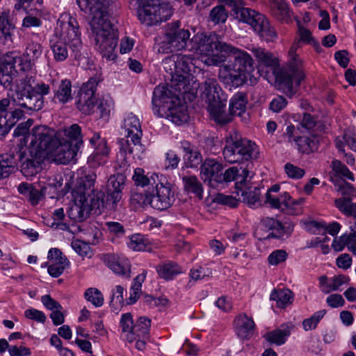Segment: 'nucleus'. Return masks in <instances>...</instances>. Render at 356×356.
<instances>
[{
    "mask_svg": "<svg viewBox=\"0 0 356 356\" xmlns=\"http://www.w3.org/2000/svg\"><path fill=\"white\" fill-rule=\"evenodd\" d=\"M156 271L160 277L166 280H172L174 277L181 273V268L175 263L168 262L159 264Z\"/></svg>",
    "mask_w": 356,
    "mask_h": 356,
    "instance_id": "nucleus-47",
    "label": "nucleus"
},
{
    "mask_svg": "<svg viewBox=\"0 0 356 356\" xmlns=\"http://www.w3.org/2000/svg\"><path fill=\"white\" fill-rule=\"evenodd\" d=\"M124 136L125 138L118 140L120 152L117 160L120 168L123 170H126L129 165V158L127 157L128 154L133 159H141L145 150L144 146L140 143L141 137H139L138 143H136L132 137L133 135L124 134Z\"/></svg>",
    "mask_w": 356,
    "mask_h": 356,
    "instance_id": "nucleus-17",
    "label": "nucleus"
},
{
    "mask_svg": "<svg viewBox=\"0 0 356 356\" xmlns=\"http://www.w3.org/2000/svg\"><path fill=\"white\" fill-rule=\"evenodd\" d=\"M163 65L164 69L172 76L174 74L177 75L180 79L185 78L191 72L195 63L191 55L177 54L165 58Z\"/></svg>",
    "mask_w": 356,
    "mask_h": 356,
    "instance_id": "nucleus-18",
    "label": "nucleus"
},
{
    "mask_svg": "<svg viewBox=\"0 0 356 356\" xmlns=\"http://www.w3.org/2000/svg\"><path fill=\"white\" fill-rule=\"evenodd\" d=\"M298 44H293L289 51V60L287 67L283 68L276 75L278 88L287 96L292 97L296 92L300 82L305 79L302 61L296 54Z\"/></svg>",
    "mask_w": 356,
    "mask_h": 356,
    "instance_id": "nucleus-7",
    "label": "nucleus"
},
{
    "mask_svg": "<svg viewBox=\"0 0 356 356\" xmlns=\"http://www.w3.org/2000/svg\"><path fill=\"white\" fill-rule=\"evenodd\" d=\"M246 183L244 185V188L241 187V196L243 201L250 207L256 206L257 204H259L260 199V189L257 186H249L246 187Z\"/></svg>",
    "mask_w": 356,
    "mask_h": 356,
    "instance_id": "nucleus-46",
    "label": "nucleus"
},
{
    "mask_svg": "<svg viewBox=\"0 0 356 356\" xmlns=\"http://www.w3.org/2000/svg\"><path fill=\"white\" fill-rule=\"evenodd\" d=\"M150 325L151 321L147 317H139L134 323L131 313L122 314L120 321L122 338L130 343L135 341L136 348L143 350L149 337Z\"/></svg>",
    "mask_w": 356,
    "mask_h": 356,
    "instance_id": "nucleus-10",
    "label": "nucleus"
},
{
    "mask_svg": "<svg viewBox=\"0 0 356 356\" xmlns=\"http://www.w3.org/2000/svg\"><path fill=\"white\" fill-rule=\"evenodd\" d=\"M247 104L248 97L244 92H237L231 98L229 107V113H226L227 115L230 116V122L234 115H237L246 120V118L244 116L247 114Z\"/></svg>",
    "mask_w": 356,
    "mask_h": 356,
    "instance_id": "nucleus-32",
    "label": "nucleus"
},
{
    "mask_svg": "<svg viewBox=\"0 0 356 356\" xmlns=\"http://www.w3.org/2000/svg\"><path fill=\"white\" fill-rule=\"evenodd\" d=\"M296 145L300 152L309 154L318 150L319 147V138L316 135L300 136L296 139Z\"/></svg>",
    "mask_w": 356,
    "mask_h": 356,
    "instance_id": "nucleus-39",
    "label": "nucleus"
},
{
    "mask_svg": "<svg viewBox=\"0 0 356 356\" xmlns=\"http://www.w3.org/2000/svg\"><path fill=\"white\" fill-rule=\"evenodd\" d=\"M185 191L195 194L200 199L202 198V185L195 176H184L182 178Z\"/></svg>",
    "mask_w": 356,
    "mask_h": 356,
    "instance_id": "nucleus-49",
    "label": "nucleus"
},
{
    "mask_svg": "<svg viewBox=\"0 0 356 356\" xmlns=\"http://www.w3.org/2000/svg\"><path fill=\"white\" fill-rule=\"evenodd\" d=\"M124 134L133 135V138L138 143L139 137L142 136V130L139 119L135 115L130 113L124 119Z\"/></svg>",
    "mask_w": 356,
    "mask_h": 356,
    "instance_id": "nucleus-41",
    "label": "nucleus"
},
{
    "mask_svg": "<svg viewBox=\"0 0 356 356\" xmlns=\"http://www.w3.org/2000/svg\"><path fill=\"white\" fill-rule=\"evenodd\" d=\"M326 313L327 311L325 309H321L314 312L309 318L304 319L302 323L304 330L309 331L315 330Z\"/></svg>",
    "mask_w": 356,
    "mask_h": 356,
    "instance_id": "nucleus-54",
    "label": "nucleus"
},
{
    "mask_svg": "<svg viewBox=\"0 0 356 356\" xmlns=\"http://www.w3.org/2000/svg\"><path fill=\"white\" fill-rule=\"evenodd\" d=\"M107 202V198L104 200V193L95 190L86 195V201L84 204H87L89 213L92 211L95 214L98 215L101 213L104 207H108L110 209H113L111 208V201L108 202L110 204Z\"/></svg>",
    "mask_w": 356,
    "mask_h": 356,
    "instance_id": "nucleus-28",
    "label": "nucleus"
},
{
    "mask_svg": "<svg viewBox=\"0 0 356 356\" xmlns=\"http://www.w3.org/2000/svg\"><path fill=\"white\" fill-rule=\"evenodd\" d=\"M222 91L215 79L209 78L202 86V99L207 104V110L212 119L219 124L230 122V116L226 114V100Z\"/></svg>",
    "mask_w": 356,
    "mask_h": 356,
    "instance_id": "nucleus-9",
    "label": "nucleus"
},
{
    "mask_svg": "<svg viewBox=\"0 0 356 356\" xmlns=\"http://www.w3.org/2000/svg\"><path fill=\"white\" fill-rule=\"evenodd\" d=\"M293 298V292L289 289H274L270 296V299L275 301L277 306L280 308H285L288 305L291 304Z\"/></svg>",
    "mask_w": 356,
    "mask_h": 356,
    "instance_id": "nucleus-43",
    "label": "nucleus"
},
{
    "mask_svg": "<svg viewBox=\"0 0 356 356\" xmlns=\"http://www.w3.org/2000/svg\"><path fill=\"white\" fill-rule=\"evenodd\" d=\"M251 51L261 65L270 67H274L277 65V59L270 51L265 49L259 47H253L251 49Z\"/></svg>",
    "mask_w": 356,
    "mask_h": 356,
    "instance_id": "nucleus-44",
    "label": "nucleus"
},
{
    "mask_svg": "<svg viewBox=\"0 0 356 356\" xmlns=\"http://www.w3.org/2000/svg\"><path fill=\"white\" fill-rule=\"evenodd\" d=\"M26 138L30 141L31 149L35 150L36 153H41L46 157L54 143V140L57 139V132L46 126H37L32 129Z\"/></svg>",
    "mask_w": 356,
    "mask_h": 356,
    "instance_id": "nucleus-15",
    "label": "nucleus"
},
{
    "mask_svg": "<svg viewBox=\"0 0 356 356\" xmlns=\"http://www.w3.org/2000/svg\"><path fill=\"white\" fill-rule=\"evenodd\" d=\"M102 81V77L100 74H96L95 76L90 78V79L81 87L80 93H84L87 95L95 96V92L97 88V86Z\"/></svg>",
    "mask_w": 356,
    "mask_h": 356,
    "instance_id": "nucleus-58",
    "label": "nucleus"
},
{
    "mask_svg": "<svg viewBox=\"0 0 356 356\" xmlns=\"http://www.w3.org/2000/svg\"><path fill=\"white\" fill-rule=\"evenodd\" d=\"M166 108V117L175 124L180 125L188 121L189 117L185 105L167 106Z\"/></svg>",
    "mask_w": 356,
    "mask_h": 356,
    "instance_id": "nucleus-40",
    "label": "nucleus"
},
{
    "mask_svg": "<svg viewBox=\"0 0 356 356\" xmlns=\"http://www.w3.org/2000/svg\"><path fill=\"white\" fill-rule=\"evenodd\" d=\"M332 169L338 175H340L345 178L351 181L354 180L353 174L348 170V168L339 160H334L331 165Z\"/></svg>",
    "mask_w": 356,
    "mask_h": 356,
    "instance_id": "nucleus-63",
    "label": "nucleus"
},
{
    "mask_svg": "<svg viewBox=\"0 0 356 356\" xmlns=\"http://www.w3.org/2000/svg\"><path fill=\"white\" fill-rule=\"evenodd\" d=\"M127 245L134 251H147L150 250L149 240L140 234L131 235Z\"/></svg>",
    "mask_w": 356,
    "mask_h": 356,
    "instance_id": "nucleus-51",
    "label": "nucleus"
},
{
    "mask_svg": "<svg viewBox=\"0 0 356 356\" xmlns=\"http://www.w3.org/2000/svg\"><path fill=\"white\" fill-rule=\"evenodd\" d=\"M232 49L230 52L220 56L206 58L204 63L208 66H218L225 60L227 56H233L234 61L220 66L218 78L225 84L239 86L245 82L247 74L253 71V60L247 52L233 46Z\"/></svg>",
    "mask_w": 356,
    "mask_h": 356,
    "instance_id": "nucleus-2",
    "label": "nucleus"
},
{
    "mask_svg": "<svg viewBox=\"0 0 356 356\" xmlns=\"http://www.w3.org/2000/svg\"><path fill=\"white\" fill-rule=\"evenodd\" d=\"M53 144L47 156L60 164H67L74 161L79 149L77 145H73L58 137Z\"/></svg>",
    "mask_w": 356,
    "mask_h": 356,
    "instance_id": "nucleus-20",
    "label": "nucleus"
},
{
    "mask_svg": "<svg viewBox=\"0 0 356 356\" xmlns=\"http://www.w3.org/2000/svg\"><path fill=\"white\" fill-rule=\"evenodd\" d=\"M298 44H293L289 51V60L287 67L283 68L276 75L278 88L287 96L292 97L296 92L300 82L305 79L302 61L296 54Z\"/></svg>",
    "mask_w": 356,
    "mask_h": 356,
    "instance_id": "nucleus-8",
    "label": "nucleus"
},
{
    "mask_svg": "<svg viewBox=\"0 0 356 356\" xmlns=\"http://www.w3.org/2000/svg\"><path fill=\"white\" fill-rule=\"evenodd\" d=\"M73 250L81 257H91L92 251L90 246L86 242L81 240H73L71 243Z\"/></svg>",
    "mask_w": 356,
    "mask_h": 356,
    "instance_id": "nucleus-60",
    "label": "nucleus"
},
{
    "mask_svg": "<svg viewBox=\"0 0 356 356\" xmlns=\"http://www.w3.org/2000/svg\"><path fill=\"white\" fill-rule=\"evenodd\" d=\"M17 190L32 206H36L44 198L47 187L44 186L37 188L33 184L22 182L18 186Z\"/></svg>",
    "mask_w": 356,
    "mask_h": 356,
    "instance_id": "nucleus-26",
    "label": "nucleus"
},
{
    "mask_svg": "<svg viewBox=\"0 0 356 356\" xmlns=\"http://www.w3.org/2000/svg\"><path fill=\"white\" fill-rule=\"evenodd\" d=\"M126 177L118 173L110 177L107 184V201H111V208H115L122 198V191L124 187ZM110 204L108 202H107Z\"/></svg>",
    "mask_w": 356,
    "mask_h": 356,
    "instance_id": "nucleus-22",
    "label": "nucleus"
},
{
    "mask_svg": "<svg viewBox=\"0 0 356 356\" xmlns=\"http://www.w3.org/2000/svg\"><path fill=\"white\" fill-rule=\"evenodd\" d=\"M232 11L235 19L250 26L264 40L273 42L277 38L274 27L270 25L269 20L264 14L249 8L240 6H235Z\"/></svg>",
    "mask_w": 356,
    "mask_h": 356,
    "instance_id": "nucleus-12",
    "label": "nucleus"
},
{
    "mask_svg": "<svg viewBox=\"0 0 356 356\" xmlns=\"http://www.w3.org/2000/svg\"><path fill=\"white\" fill-rule=\"evenodd\" d=\"M260 229H268L269 231L264 238L288 237L293 230L291 224H261Z\"/></svg>",
    "mask_w": 356,
    "mask_h": 356,
    "instance_id": "nucleus-37",
    "label": "nucleus"
},
{
    "mask_svg": "<svg viewBox=\"0 0 356 356\" xmlns=\"http://www.w3.org/2000/svg\"><path fill=\"white\" fill-rule=\"evenodd\" d=\"M224 159L231 163L249 164L259 158V151L255 143L243 138L236 131H231L225 138L222 151Z\"/></svg>",
    "mask_w": 356,
    "mask_h": 356,
    "instance_id": "nucleus-6",
    "label": "nucleus"
},
{
    "mask_svg": "<svg viewBox=\"0 0 356 356\" xmlns=\"http://www.w3.org/2000/svg\"><path fill=\"white\" fill-rule=\"evenodd\" d=\"M132 199L138 202L143 201V203L149 204L154 209L164 210L169 208L175 201V191L167 179L160 175L151 190L148 188L144 195L136 193Z\"/></svg>",
    "mask_w": 356,
    "mask_h": 356,
    "instance_id": "nucleus-11",
    "label": "nucleus"
},
{
    "mask_svg": "<svg viewBox=\"0 0 356 356\" xmlns=\"http://www.w3.org/2000/svg\"><path fill=\"white\" fill-rule=\"evenodd\" d=\"M172 92L167 86L159 85L154 88L152 97V106L156 115H160V108L165 109L168 106L167 104L170 102Z\"/></svg>",
    "mask_w": 356,
    "mask_h": 356,
    "instance_id": "nucleus-31",
    "label": "nucleus"
},
{
    "mask_svg": "<svg viewBox=\"0 0 356 356\" xmlns=\"http://www.w3.org/2000/svg\"><path fill=\"white\" fill-rule=\"evenodd\" d=\"M250 171L247 168L242 170L241 174L238 175V170L236 167H232L228 168L223 174L220 172V181L229 182L234 180H236V184H241L243 186L247 181Z\"/></svg>",
    "mask_w": 356,
    "mask_h": 356,
    "instance_id": "nucleus-38",
    "label": "nucleus"
},
{
    "mask_svg": "<svg viewBox=\"0 0 356 356\" xmlns=\"http://www.w3.org/2000/svg\"><path fill=\"white\" fill-rule=\"evenodd\" d=\"M81 129L77 124H73L57 131V137L66 140L73 145H77L78 147L83 143Z\"/></svg>",
    "mask_w": 356,
    "mask_h": 356,
    "instance_id": "nucleus-35",
    "label": "nucleus"
},
{
    "mask_svg": "<svg viewBox=\"0 0 356 356\" xmlns=\"http://www.w3.org/2000/svg\"><path fill=\"white\" fill-rule=\"evenodd\" d=\"M350 278L344 275H339L332 277L330 280L329 285H327V289L323 290V293H329L331 291H338L341 286L344 284H348Z\"/></svg>",
    "mask_w": 356,
    "mask_h": 356,
    "instance_id": "nucleus-59",
    "label": "nucleus"
},
{
    "mask_svg": "<svg viewBox=\"0 0 356 356\" xmlns=\"http://www.w3.org/2000/svg\"><path fill=\"white\" fill-rule=\"evenodd\" d=\"M210 19L216 24L224 23L227 18V13L223 6H218L211 9L209 14Z\"/></svg>",
    "mask_w": 356,
    "mask_h": 356,
    "instance_id": "nucleus-61",
    "label": "nucleus"
},
{
    "mask_svg": "<svg viewBox=\"0 0 356 356\" xmlns=\"http://www.w3.org/2000/svg\"><path fill=\"white\" fill-rule=\"evenodd\" d=\"M146 273L145 272L137 275L134 280L133 284L130 289V296L129 298V303L133 304L136 302L141 293L142 284L145 281Z\"/></svg>",
    "mask_w": 356,
    "mask_h": 356,
    "instance_id": "nucleus-55",
    "label": "nucleus"
},
{
    "mask_svg": "<svg viewBox=\"0 0 356 356\" xmlns=\"http://www.w3.org/2000/svg\"><path fill=\"white\" fill-rule=\"evenodd\" d=\"M35 80L32 76H25L17 83L13 94V102L27 111L40 110L44 104L43 96L49 93L50 87L44 83L33 86Z\"/></svg>",
    "mask_w": 356,
    "mask_h": 356,
    "instance_id": "nucleus-5",
    "label": "nucleus"
},
{
    "mask_svg": "<svg viewBox=\"0 0 356 356\" xmlns=\"http://www.w3.org/2000/svg\"><path fill=\"white\" fill-rule=\"evenodd\" d=\"M280 188L278 184L272 186L266 195V202L269 203L272 207L280 209L288 214L297 215L299 213L300 209H296L293 206L302 202L303 200L300 199L298 201H293L287 193H284L280 197H273L270 195V192H278Z\"/></svg>",
    "mask_w": 356,
    "mask_h": 356,
    "instance_id": "nucleus-21",
    "label": "nucleus"
},
{
    "mask_svg": "<svg viewBox=\"0 0 356 356\" xmlns=\"http://www.w3.org/2000/svg\"><path fill=\"white\" fill-rule=\"evenodd\" d=\"M304 228L314 234H329L335 236L340 230L339 224H304Z\"/></svg>",
    "mask_w": 356,
    "mask_h": 356,
    "instance_id": "nucleus-42",
    "label": "nucleus"
},
{
    "mask_svg": "<svg viewBox=\"0 0 356 356\" xmlns=\"http://www.w3.org/2000/svg\"><path fill=\"white\" fill-rule=\"evenodd\" d=\"M50 47L56 61H64L71 56L76 60L86 58L87 52L81 40L79 26L76 18L70 17L67 22H60V30L56 29L50 40Z\"/></svg>",
    "mask_w": 356,
    "mask_h": 356,
    "instance_id": "nucleus-3",
    "label": "nucleus"
},
{
    "mask_svg": "<svg viewBox=\"0 0 356 356\" xmlns=\"http://www.w3.org/2000/svg\"><path fill=\"white\" fill-rule=\"evenodd\" d=\"M96 174L88 173L76 180L75 188L72 190V197H76L78 201H86V195L95 191L94 185L96 180Z\"/></svg>",
    "mask_w": 356,
    "mask_h": 356,
    "instance_id": "nucleus-23",
    "label": "nucleus"
},
{
    "mask_svg": "<svg viewBox=\"0 0 356 356\" xmlns=\"http://www.w3.org/2000/svg\"><path fill=\"white\" fill-rule=\"evenodd\" d=\"M54 97L61 103L67 102L72 99L70 81L65 79L60 82Z\"/></svg>",
    "mask_w": 356,
    "mask_h": 356,
    "instance_id": "nucleus-52",
    "label": "nucleus"
},
{
    "mask_svg": "<svg viewBox=\"0 0 356 356\" xmlns=\"http://www.w3.org/2000/svg\"><path fill=\"white\" fill-rule=\"evenodd\" d=\"M254 323L252 318L242 313L234 321V328L236 334L241 339H248L252 335Z\"/></svg>",
    "mask_w": 356,
    "mask_h": 356,
    "instance_id": "nucleus-30",
    "label": "nucleus"
},
{
    "mask_svg": "<svg viewBox=\"0 0 356 356\" xmlns=\"http://www.w3.org/2000/svg\"><path fill=\"white\" fill-rule=\"evenodd\" d=\"M88 224H51V227L67 231L73 235L86 231V226Z\"/></svg>",
    "mask_w": 356,
    "mask_h": 356,
    "instance_id": "nucleus-62",
    "label": "nucleus"
},
{
    "mask_svg": "<svg viewBox=\"0 0 356 356\" xmlns=\"http://www.w3.org/2000/svg\"><path fill=\"white\" fill-rule=\"evenodd\" d=\"M111 0H76L81 10L92 16L89 24L92 38L103 57L113 60L118 44L117 31L110 22Z\"/></svg>",
    "mask_w": 356,
    "mask_h": 356,
    "instance_id": "nucleus-1",
    "label": "nucleus"
},
{
    "mask_svg": "<svg viewBox=\"0 0 356 356\" xmlns=\"http://www.w3.org/2000/svg\"><path fill=\"white\" fill-rule=\"evenodd\" d=\"M334 203L336 207L345 215L356 218V203H352L350 197L336 199Z\"/></svg>",
    "mask_w": 356,
    "mask_h": 356,
    "instance_id": "nucleus-53",
    "label": "nucleus"
},
{
    "mask_svg": "<svg viewBox=\"0 0 356 356\" xmlns=\"http://www.w3.org/2000/svg\"><path fill=\"white\" fill-rule=\"evenodd\" d=\"M172 13L170 6L166 3H156L154 0H148L147 3L138 9L139 20L147 26H152L166 21Z\"/></svg>",
    "mask_w": 356,
    "mask_h": 356,
    "instance_id": "nucleus-14",
    "label": "nucleus"
},
{
    "mask_svg": "<svg viewBox=\"0 0 356 356\" xmlns=\"http://www.w3.org/2000/svg\"><path fill=\"white\" fill-rule=\"evenodd\" d=\"M222 165L216 159L208 158L202 163L200 175L204 181H220V174L222 170Z\"/></svg>",
    "mask_w": 356,
    "mask_h": 356,
    "instance_id": "nucleus-27",
    "label": "nucleus"
},
{
    "mask_svg": "<svg viewBox=\"0 0 356 356\" xmlns=\"http://www.w3.org/2000/svg\"><path fill=\"white\" fill-rule=\"evenodd\" d=\"M104 261L115 274L130 277V262L123 255L107 254L104 256Z\"/></svg>",
    "mask_w": 356,
    "mask_h": 356,
    "instance_id": "nucleus-24",
    "label": "nucleus"
},
{
    "mask_svg": "<svg viewBox=\"0 0 356 356\" xmlns=\"http://www.w3.org/2000/svg\"><path fill=\"white\" fill-rule=\"evenodd\" d=\"M86 201H78L76 197H73V202L70 205L67 211L69 218L75 222H82L89 216L87 204H84Z\"/></svg>",
    "mask_w": 356,
    "mask_h": 356,
    "instance_id": "nucleus-36",
    "label": "nucleus"
},
{
    "mask_svg": "<svg viewBox=\"0 0 356 356\" xmlns=\"http://www.w3.org/2000/svg\"><path fill=\"white\" fill-rule=\"evenodd\" d=\"M190 36V31L181 28L179 21L168 24L166 26L165 39L172 50L179 51L188 48Z\"/></svg>",
    "mask_w": 356,
    "mask_h": 356,
    "instance_id": "nucleus-19",
    "label": "nucleus"
},
{
    "mask_svg": "<svg viewBox=\"0 0 356 356\" xmlns=\"http://www.w3.org/2000/svg\"><path fill=\"white\" fill-rule=\"evenodd\" d=\"M188 49L194 51L207 58L216 56L213 54L214 49L222 54L230 52L232 46L218 40V35L215 33L209 35L204 33H196L189 41Z\"/></svg>",
    "mask_w": 356,
    "mask_h": 356,
    "instance_id": "nucleus-13",
    "label": "nucleus"
},
{
    "mask_svg": "<svg viewBox=\"0 0 356 356\" xmlns=\"http://www.w3.org/2000/svg\"><path fill=\"white\" fill-rule=\"evenodd\" d=\"M270 11L272 16L282 23L291 21L292 11L286 0H269Z\"/></svg>",
    "mask_w": 356,
    "mask_h": 356,
    "instance_id": "nucleus-29",
    "label": "nucleus"
},
{
    "mask_svg": "<svg viewBox=\"0 0 356 356\" xmlns=\"http://www.w3.org/2000/svg\"><path fill=\"white\" fill-rule=\"evenodd\" d=\"M96 103L95 96L90 97V95L80 93L79 99L76 102V107L83 113L88 115L94 111Z\"/></svg>",
    "mask_w": 356,
    "mask_h": 356,
    "instance_id": "nucleus-50",
    "label": "nucleus"
},
{
    "mask_svg": "<svg viewBox=\"0 0 356 356\" xmlns=\"http://www.w3.org/2000/svg\"><path fill=\"white\" fill-rule=\"evenodd\" d=\"M12 149L13 154L16 152L19 154V159L17 161V169L20 163L21 172L25 177L34 176L41 170L42 163L45 158L41 153H36L35 150L30 149L29 154H25L19 145Z\"/></svg>",
    "mask_w": 356,
    "mask_h": 356,
    "instance_id": "nucleus-16",
    "label": "nucleus"
},
{
    "mask_svg": "<svg viewBox=\"0 0 356 356\" xmlns=\"http://www.w3.org/2000/svg\"><path fill=\"white\" fill-rule=\"evenodd\" d=\"M43 48L40 43L29 41L22 56L13 52L7 54L0 63V82L4 88L10 86L19 72L31 71L42 56Z\"/></svg>",
    "mask_w": 356,
    "mask_h": 356,
    "instance_id": "nucleus-4",
    "label": "nucleus"
},
{
    "mask_svg": "<svg viewBox=\"0 0 356 356\" xmlns=\"http://www.w3.org/2000/svg\"><path fill=\"white\" fill-rule=\"evenodd\" d=\"M160 175L157 174H152L150 177L144 175V170L141 168H136L133 175V179L137 186L142 187L149 186L150 190L154 186L156 179H159Z\"/></svg>",
    "mask_w": 356,
    "mask_h": 356,
    "instance_id": "nucleus-48",
    "label": "nucleus"
},
{
    "mask_svg": "<svg viewBox=\"0 0 356 356\" xmlns=\"http://www.w3.org/2000/svg\"><path fill=\"white\" fill-rule=\"evenodd\" d=\"M287 254L285 250H277L273 251L268 257V263L270 265L276 266L286 259Z\"/></svg>",
    "mask_w": 356,
    "mask_h": 356,
    "instance_id": "nucleus-64",
    "label": "nucleus"
},
{
    "mask_svg": "<svg viewBox=\"0 0 356 356\" xmlns=\"http://www.w3.org/2000/svg\"><path fill=\"white\" fill-rule=\"evenodd\" d=\"M19 159V154L13 153L11 148L8 153L0 155V179L8 177L10 174L17 170V161Z\"/></svg>",
    "mask_w": 356,
    "mask_h": 356,
    "instance_id": "nucleus-33",
    "label": "nucleus"
},
{
    "mask_svg": "<svg viewBox=\"0 0 356 356\" xmlns=\"http://www.w3.org/2000/svg\"><path fill=\"white\" fill-rule=\"evenodd\" d=\"M290 334V330L288 328L280 330L277 329L268 332L266 335V339L270 343L282 345L285 343L286 338Z\"/></svg>",
    "mask_w": 356,
    "mask_h": 356,
    "instance_id": "nucleus-56",
    "label": "nucleus"
},
{
    "mask_svg": "<svg viewBox=\"0 0 356 356\" xmlns=\"http://www.w3.org/2000/svg\"><path fill=\"white\" fill-rule=\"evenodd\" d=\"M28 112L19 106L11 104L8 113L0 117V137L5 136L15 122L24 116V113Z\"/></svg>",
    "mask_w": 356,
    "mask_h": 356,
    "instance_id": "nucleus-25",
    "label": "nucleus"
},
{
    "mask_svg": "<svg viewBox=\"0 0 356 356\" xmlns=\"http://www.w3.org/2000/svg\"><path fill=\"white\" fill-rule=\"evenodd\" d=\"M14 29L15 24L11 20L10 10H0V38L3 37L6 39L10 38L11 32Z\"/></svg>",
    "mask_w": 356,
    "mask_h": 356,
    "instance_id": "nucleus-45",
    "label": "nucleus"
},
{
    "mask_svg": "<svg viewBox=\"0 0 356 356\" xmlns=\"http://www.w3.org/2000/svg\"><path fill=\"white\" fill-rule=\"evenodd\" d=\"M84 297L96 307H99L104 304V299L103 294L96 288L88 289L84 293Z\"/></svg>",
    "mask_w": 356,
    "mask_h": 356,
    "instance_id": "nucleus-57",
    "label": "nucleus"
},
{
    "mask_svg": "<svg viewBox=\"0 0 356 356\" xmlns=\"http://www.w3.org/2000/svg\"><path fill=\"white\" fill-rule=\"evenodd\" d=\"M181 147L184 152V161L187 168H195L202 163V157L197 147L186 140L181 143Z\"/></svg>",
    "mask_w": 356,
    "mask_h": 356,
    "instance_id": "nucleus-34",
    "label": "nucleus"
}]
</instances>
